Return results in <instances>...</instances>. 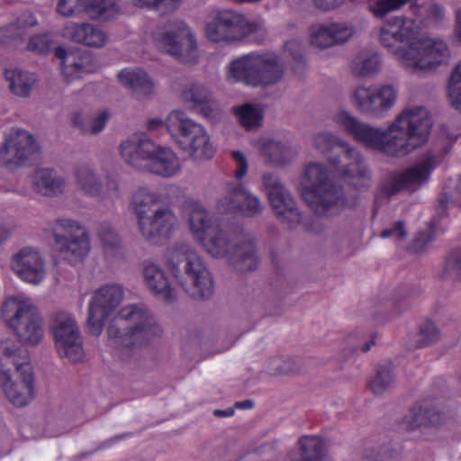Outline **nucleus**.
<instances>
[{"mask_svg": "<svg viewBox=\"0 0 461 461\" xmlns=\"http://www.w3.org/2000/svg\"><path fill=\"white\" fill-rule=\"evenodd\" d=\"M161 326L151 312L141 304L122 308L111 320L107 334L114 343L124 348H142L160 338Z\"/></svg>", "mask_w": 461, "mask_h": 461, "instance_id": "3", "label": "nucleus"}, {"mask_svg": "<svg viewBox=\"0 0 461 461\" xmlns=\"http://www.w3.org/2000/svg\"><path fill=\"white\" fill-rule=\"evenodd\" d=\"M98 237L106 256L113 258L121 254L122 238L110 223L103 222L99 225Z\"/></svg>", "mask_w": 461, "mask_h": 461, "instance_id": "47", "label": "nucleus"}, {"mask_svg": "<svg viewBox=\"0 0 461 461\" xmlns=\"http://www.w3.org/2000/svg\"><path fill=\"white\" fill-rule=\"evenodd\" d=\"M232 158L237 164V168L235 170V176L236 178H242L247 171H248V161L240 151H233L232 152Z\"/></svg>", "mask_w": 461, "mask_h": 461, "instance_id": "64", "label": "nucleus"}, {"mask_svg": "<svg viewBox=\"0 0 461 461\" xmlns=\"http://www.w3.org/2000/svg\"><path fill=\"white\" fill-rule=\"evenodd\" d=\"M147 126L149 130L165 126L179 148L194 159L211 158L214 153L204 128L182 111L171 112L166 122L149 119Z\"/></svg>", "mask_w": 461, "mask_h": 461, "instance_id": "5", "label": "nucleus"}, {"mask_svg": "<svg viewBox=\"0 0 461 461\" xmlns=\"http://www.w3.org/2000/svg\"><path fill=\"white\" fill-rule=\"evenodd\" d=\"M142 277L147 290L157 299L167 303L176 301V292L171 285L167 273L159 265L149 261L144 262Z\"/></svg>", "mask_w": 461, "mask_h": 461, "instance_id": "23", "label": "nucleus"}, {"mask_svg": "<svg viewBox=\"0 0 461 461\" xmlns=\"http://www.w3.org/2000/svg\"><path fill=\"white\" fill-rule=\"evenodd\" d=\"M448 97L451 104L461 111V64L458 63L448 81Z\"/></svg>", "mask_w": 461, "mask_h": 461, "instance_id": "55", "label": "nucleus"}, {"mask_svg": "<svg viewBox=\"0 0 461 461\" xmlns=\"http://www.w3.org/2000/svg\"><path fill=\"white\" fill-rule=\"evenodd\" d=\"M233 110L241 125L247 129L258 126L262 120L263 113L258 105L245 104L241 106L234 107Z\"/></svg>", "mask_w": 461, "mask_h": 461, "instance_id": "50", "label": "nucleus"}, {"mask_svg": "<svg viewBox=\"0 0 461 461\" xmlns=\"http://www.w3.org/2000/svg\"><path fill=\"white\" fill-rule=\"evenodd\" d=\"M285 51L293 58V68L296 73H301L305 65L306 59L304 57V47L299 41L293 40L285 43Z\"/></svg>", "mask_w": 461, "mask_h": 461, "instance_id": "57", "label": "nucleus"}, {"mask_svg": "<svg viewBox=\"0 0 461 461\" xmlns=\"http://www.w3.org/2000/svg\"><path fill=\"white\" fill-rule=\"evenodd\" d=\"M73 178L77 191L91 198L101 197L104 191L102 176L89 163L77 164L73 169Z\"/></svg>", "mask_w": 461, "mask_h": 461, "instance_id": "27", "label": "nucleus"}, {"mask_svg": "<svg viewBox=\"0 0 461 461\" xmlns=\"http://www.w3.org/2000/svg\"><path fill=\"white\" fill-rule=\"evenodd\" d=\"M55 56L61 61L62 74L68 82L95 70V64L88 51L67 50L58 47L55 49Z\"/></svg>", "mask_w": 461, "mask_h": 461, "instance_id": "26", "label": "nucleus"}, {"mask_svg": "<svg viewBox=\"0 0 461 461\" xmlns=\"http://www.w3.org/2000/svg\"><path fill=\"white\" fill-rule=\"evenodd\" d=\"M262 184L280 221L286 224L289 229L300 224L302 213L291 193L284 186L279 177L273 173H265L262 176Z\"/></svg>", "mask_w": 461, "mask_h": 461, "instance_id": "15", "label": "nucleus"}, {"mask_svg": "<svg viewBox=\"0 0 461 461\" xmlns=\"http://www.w3.org/2000/svg\"><path fill=\"white\" fill-rule=\"evenodd\" d=\"M450 51L446 42L440 40H424L417 35L415 43L402 53V65L414 71H432L447 64Z\"/></svg>", "mask_w": 461, "mask_h": 461, "instance_id": "12", "label": "nucleus"}, {"mask_svg": "<svg viewBox=\"0 0 461 461\" xmlns=\"http://www.w3.org/2000/svg\"><path fill=\"white\" fill-rule=\"evenodd\" d=\"M2 317L19 339V341L15 342L22 348L21 343L36 346L42 339V318L29 299L19 296L8 298L3 303Z\"/></svg>", "mask_w": 461, "mask_h": 461, "instance_id": "9", "label": "nucleus"}, {"mask_svg": "<svg viewBox=\"0 0 461 461\" xmlns=\"http://www.w3.org/2000/svg\"><path fill=\"white\" fill-rule=\"evenodd\" d=\"M397 90L392 85L380 87L359 86L352 94L356 108L363 113L380 117L395 104Z\"/></svg>", "mask_w": 461, "mask_h": 461, "instance_id": "17", "label": "nucleus"}, {"mask_svg": "<svg viewBox=\"0 0 461 461\" xmlns=\"http://www.w3.org/2000/svg\"><path fill=\"white\" fill-rule=\"evenodd\" d=\"M157 47L180 62L195 63L196 42L189 28L176 22L156 36Z\"/></svg>", "mask_w": 461, "mask_h": 461, "instance_id": "14", "label": "nucleus"}, {"mask_svg": "<svg viewBox=\"0 0 461 461\" xmlns=\"http://www.w3.org/2000/svg\"><path fill=\"white\" fill-rule=\"evenodd\" d=\"M429 410L424 407L422 402L420 405H415L411 408L408 415L404 418V422L408 429L413 430L422 426H429L426 413Z\"/></svg>", "mask_w": 461, "mask_h": 461, "instance_id": "58", "label": "nucleus"}, {"mask_svg": "<svg viewBox=\"0 0 461 461\" xmlns=\"http://www.w3.org/2000/svg\"><path fill=\"white\" fill-rule=\"evenodd\" d=\"M398 453L390 446L383 445L366 448L361 461H397Z\"/></svg>", "mask_w": 461, "mask_h": 461, "instance_id": "54", "label": "nucleus"}, {"mask_svg": "<svg viewBox=\"0 0 461 461\" xmlns=\"http://www.w3.org/2000/svg\"><path fill=\"white\" fill-rule=\"evenodd\" d=\"M184 348L193 357H197L198 359H203L222 351V348L217 346L215 335L207 330L192 331Z\"/></svg>", "mask_w": 461, "mask_h": 461, "instance_id": "32", "label": "nucleus"}, {"mask_svg": "<svg viewBox=\"0 0 461 461\" xmlns=\"http://www.w3.org/2000/svg\"><path fill=\"white\" fill-rule=\"evenodd\" d=\"M237 238L218 224L207 230L199 240L203 249L213 258H227Z\"/></svg>", "mask_w": 461, "mask_h": 461, "instance_id": "31", "label": "nucleus"}, {"mask_svg": "<svg viewBox=\"0 0 461 461\" xmlns=\"http://www.w3.org/2000/svg\"><path fill=\"white\" fill-rule=\"evenodd\" d=\"M167 263L185 293L194 300H208L213 294V280L201 257L185 242L167 249Z\"/></svg>", "mask_w": 461, "mask_h": 461, "instance_id": "4", "label": "nucleus"}, {"mask_svg": "<svg viewBox=\"0 0 461 461\" xmlns=\"http://www.w3.org/2000/svg\"><path fill=\"white\" fill-rule=\"evenodd\" d=\"M50 329L61 357H66L74 363L83 359L82 337L73 313L64 310L53 312L50 317Z\"/></svg>", "mask_w": 461, "mask_h": 461, "instance_id": "11", "label": "nucleus"}, {"mask_svg": "<svg viewBox=\"0 0 461 461\" xmlns=\"http://www.w3.org/2000/svg\"><path fill=\"white\" fill-rule=\"evenodd\" d=\"M119 12L115 0H86L84 13L92 20L104 22Z\"/></svg>", "mask_w": 461, "mask_h": 461, "instance_id": "46", "label": "nucleus"}, {"mask_svg": "<svg viewBox=\"0 0 461 461\" xmlns=\"http://www.w3.org/2000/svg\"><path fill=\"white\" fill-rule=\"evenodd\" d=\"M222 203L227 210L240 212L247 217L257 216L264 209V205L258 197L240 186L232 188L225 195Z\"/></svg>", "mask_w": 461, "mask_h": 461, "instance_id": "28", "label": "nucleus"}, {"mask_svg": "<svg viewBox=\"0 0 461 461\" xmlns=\"http://www.w3.org/2000/svg\"><path fill=\"white\" fill-rule=\"evenodd\" d=\"M412 0H370L368 9L377 18H383L390 12L400 9Z\"/></svg>", "mask_w": 461, "mask_h": 461, "instance_id": "53", "label": "nucleus"}, {"mask_svg": "<svg viewBox=\"0 0 461 461\" xmlns=\"http://www.w3.org/2000/svg\"><path fill=\"white\" fill-rule=\"evenodd\" d=\"M12 270L24 282L38 285L45 276L44 261L38 250L31 247L21 249L13 255Z\"/></svg>", "mask_w": 461, "mask_h": 461, "instance_id": "22", "label": "nucleus"}, {"mask_svg": "<svg viewBox=\"0 0 461 461\" xmlns=\"http://www.w3.org/2000/svg\"><path fill=\"white\" fill-rule=\"evenodd\" d=\"M301 366L294 358L270 357L264 364V371L270 375H289L300 371Z\"/></svg>", "mask_w": 461, "mask_h": 461, "instance_id": "48", "label": "nucleus"}, {"mask_svg": "<svg viewBox=\"0 0 461 461\" xmlns=\"http://www.w3.org/2000/svg\"><path fill=\"white\" fill-rule=\"evenodd\" d=\"M176 221L173 211L167 206H163L138 223V230L146 242L158 246L168 240Z\"/></svg>", "mask_w": 461, "mask_h": 461, "instance_id": "21", "label": "nucleus"}, {"mask_svg": "<svg viewBox=\"0 0 461 461\" xmlns=\"http://www.w3.org/2000/svg\"><path fill=\"white\" fill-rule=\"evenodd\" d=\"M39 155L40 146L29 131L12 129L0 147V165L14 170L32 164Z\"/></svg>", "mask_w": 461, "mask_h": 461, "instance_id": "13", "label": "nucleus"}, {"mask_svg": "<svg viewBox=\"0 0 461 461\" xmlns=\"http://www.w3.org/2000/svg\"><path fill=\"white\" fill-rule=\"evenodd\" d=\"M326 456L322 439L316 436H303L298 441V449L289 455L290 461H319Z\"/></svg>", "mask_w": 461, "mask_h": 461, "instance_id": "38", "label": "nucleus"}, {"mask_svg": "<svg viewBox=\"0 0 461 461\" xmlns=\"http://www.w3.org/2000/svg\"><path fill=\"white\" fill-rule=\"evenodd\" d=\"M407 233L405 230L404 222L402 221H396L390 229L384 230L380 236L382 238L395 237L398 240L405 239Z\"/></svg>", "mask_w": 461, "mask_h": 461, "instance_id": "62", "label": "nucleus"}, {"mask_svg": "<svg viewBox=\"0 0 461 461\" xmlns=\"http://www.w3.org/2000/svg\"><path fill=\"white\" fill-rule=\"evenodd\" d=\"M451 148L452 145L447 140L435 144L414 166L400 173H390L381 183V192L391 197L403 190L411 193L417 191L429 181L433 169L442 162Z\"/></svg>", "mask_w": 461, "mask_h": 461, "instance_id": "8", "label": "nucleus"}, {"mask_svg": "<svg viewBox=\"0 0 461 461\" xmlns=\"http://www.w3.org/2000/svg\"><path fill=\"white\" fill-rule=\"evenodd\" d=\"M121 84L137 96H146L153 90V82L148 74L140 68H125L118 75Z\"/></svg>", "mask_w": 461, "mask_h": 461, "instance_id": "37", "label": "nucleus"}, {"mask_svg": "<svg viewBox=\"0 0 461 461\" xmlns=\"http://www.w3.org/2000/svg\"><path fill=\"white\" fill-rule=\"evenodd\" d=\"M54 44V36L51 33H43L32 37L28 48L40 54L48 53Z\"/></svg>", "mask_w": 461, "mask_h": 461, "instance_id": "60", "label": "nucleus"}, {"mask_svg": "<svg viewBox=\"0 0 461 461\" xmlns=\"http://www.w3.org/2000/svg\"><path fill=\"white\" fill-rule=\"evenodd\" d=\"M313 146L321 153H327L333 149H339V157L343 153V148L348 147V144L330 132H320L313 138Z\"/></svg>", "mask_w": 461, "mask_h": 461, "instance_id": "51", "label": "nucleus"}, {"mask_svg": "<svg viewBox=\"0 0 461 461\" xmlns=\"http://www.w3.org/2000/svg\"><path fill=\"white\" fill-rule=\"evenodd\" d=\"M440 277L445 281L461 283V247L452 249L446 256Z\"/></svg>", "mask_w": 461, "mask_h": 461, "instance_id": "49", "label": "nucleus"}, {"mask_svg": "<svg viewBox=\"0 0 461 461\" xmlns=\"http://www.w3.org/2000/svg\"><path fill=\"white\" fill-rule=\"evenodd\" d=\"M181 95L185 102L190 103L192 108L199 110L203 116L214 117L217 105L211 91L204 86L198 83L186 85Z\"/></svg>", "mask_w": 461, "mask_h": 461, "instance_id": "33", "label": "nucleus"}, {"mask_svg": "<svg viewBox=\"0 0 461 461\" xmlns=\"http://www.w3.org/2000/svg\"><path fill=\"white\" fill-rule=\"evenodd\" d=\"M188 214L190 229L199 240L201 237L207 233L209 229L217 225L210 213L199 203H192L188 205Z\"/></svg>", "mask_w": 461, "mask_h": 461, "instance_id": "42", "label": "nucleus"}, {"mask_svg": "<svg viewBox=\"0 0 461 461\" xmlns=\"http://www.w3.org/2000/svg\"><path fill=\"white\" fill-rule=\"evenodd\" d=\"M86 0H59L57 11L63 16H76L84 13Z\"/></svg>", "mask_w": 461, "mask_h": 461, "instance_id": "61", "label": "nucleus"}, {"mask_svg": "<svg viewBox=\"0 0 461 461\" xmlns=\"http://www.w3.org/2000/svg\"><path fill=\"white\" fill-rule=\"evenodd\" d=\"M157 144L145 135H133L121 144V155L127 164L146 170Z\"/></svg>", "mask_w": 461, "mask_h": 461, "instance_id": "24", "label": "nucleus"}, {"mask_svg": "<svg viewBox=\"0 0 461 461\" xmlns=\"http://www.w3.org/2000/svg\"><path fill=\"white\" fill-rule=\"evenodd\" d=\"M440 338V331L434 322L426 321L420 325L415 340L416 348H425L436 343Z\"/></svg>", "mask_w": 461, "mask_h": 461, "instance_id": "52", "label": "nucleus"}, {"mask_svg": "<svg viewBox=\"0 0 461 461\" xmlns=\"http://www.w3.org/2000/svg\"><path fill=\"white\" fill-rule=\"evenodd\" d=\"M330 163L341 168V177L345 183L357 191H367L372 184V173L363 156L353 147H344L343 153L331 158Z\"/></svg>", "mask_w": 461, "mask_h": 461, "instance_id": "18", "label": "nucleus"}, {"mask_svg": "<svg viewBox=\"0 0 461 461\" xmlns=\"http://www.w3.org/2000/svg\"><path fill=\"white\" fill-rule=\"evenodd\" d=\"M123 289L119 285H105L97 289L88 305L87 327L94 336H99L105 319L121 303Z\"/></svg>", "mask_w": 461, "mask_h": 461, "instance_id": "16", "label": "nucleus"}, {"mask_svg": "<svg viewBox=\"0 0 461 461\" xmlns=\"http://www.w3.org/2000/svg\"><path fill=\"white\" fill-rule=\"evenodd\" d=\"M431 241V236L429 232L420 231L413 239L410 249L412 252H420L425 249L427 245Z\"/></svg>", "mask_w": 461, "mask_h": 461, "instance_id": "63", "label": "nucleus"}, {"mask_svg": "<svg viewBox=\"0 0 461 461\" xmlns=\"http://www.w3.org/2000/svg\"><path fill=\"white\" fill-rule=\"evenodd\" d=\"M5 77L9 83V89L11 92L20 97L29 96L36 81L33 75L24 72L17 68H6L5 71Z\"/></svg>", "mask_w": 461, "mask_h": 461, "instance_id": "45", "label": "nucleus"}, {"mask_svg": "<svg viewBox=\"0 0 461 461\" xmlns=\"http://www.w3.org/2000/svg\"><path fill=\"white\" fill-rule=\"evenodd\" d=\"M160 196L145 189L137 190L131 200L132 210L137 217V224L153 214L156 210L161 209Z\"/></svg>", "mask_w": 461, "mask_h": 461, "instance_id": "39", "label": "nucleus"}, {"mask_svg": "<svg viewBox=\"0 0 461 461\" xmlns=\"http://www.w3.org/2000/svg\"><path fill=\"white\" fill-rule=\"evenodd\" d=\"M249 32L247 19L230 10L218 12L205 27L207 38L214 42L240 41Z\"/></svg>", "mask_w": 461, "mask_h": 461, "instance_id": "19", "label": "nucleus"}, {"mask_svg": "<svg viewBox=\"0 0 461 461\" xmlns=\"http://www.w3.org/2000/svg\"><path fill=\"white\" fill-rule=\"evenodd\" d=\"M52 235L59 257L71 265L81 262L90 251L88 233L76 221L57 219L52 228Z\"/></svg>", "mask_w": 461, "mask_h": 461, "instance_id": "10", "label": "nucleus"}, {"mask_svg": "<svg viewBox=\"0 0 461 461\" xmlns=\"http://www.w3.org/2000/svg\"><path fill=\"white\" fill-rule=\"evenodd\" d=\"M338 122L356 140L389 157H404L422 146L432 127V119L424 107L403 112L387 129L381 130L341 113Z\"/></svg>", "mask_w": 461, "mask_h": 461, "instance_id": "1", "label": "nucleus"}, {"mask_svg": "<svg viewBox=\"0 0 461 461\" xmlns=\"http://www.w3.org/2000/svg\"><path fill=\"white\" fill-rule=\"evenodd\" d=\"M395 380V367L392 363L378 365L368 381V388L375 396H382L393 387Z\"/></svg>", "mask_w": 461, "mask_h": 461, "instance_id": "40", "label": "nucleus"}, {"mask_svg": "<svg viewBox=\"0 0 461 461\" xmlns=\"http://www.w3.org/2000/svg\"><path fill=\"white\" fill-rule=\"evenodd\" d=\"M132 3L140 7L154 9L160 14H167L176 11L181 0H131Z\"/></svg>", "mask_w": 461, "mask_h": 461, "instance_id": "56", "label": "nucleus"}, {"mask_svg": "<svg viewBox=\"0 0 461 461\" xmlns=\"http://www.w3.org/2000/svg\"><path fill=\"white\" fill-rule=\"evenodd\" d=\"M352 34V30L342 23L316 24L311 27V43L320 49L344 43Z\"/></svg>", "mask_w": 461, "mask_h": 461, "instance_id": "29", "label": "nucleus"}, {"mask_svg": "<svg viewBox=\"0 0 461 461\" xmlns=\"http://www.w3.org/2000/svg\"><path fill=\"white\" fill-rule=\"evenodd\" d=\"M36 24L33 14L23 12L14 22L0 28V42L4 45L18 44L26 37L28 29Z\"/></svg>", "mask_w": 461, "mask_h": 461, "instance_id": "36", "label": "nucleus"}, {"mask_svg": "<svg viewBox=\"0 0 461 461\" xmlns=\"http://www.w3.org/2000/svg\"><path fill=\"white\" fill-rule=\"evenodd\" d=\"M63 34L76 43L93 48H101L106 42V34L88 23H69L65 26Z\"/></svg>", "mask_w": 461, "mask_h": 461, "instance_id": "30", "label": "nucleus"}, {"mask_svg": "<svg viewBox=\"0 0 461 461\" xmlns=\"http://www.w3.org/2000/svg\"><path fill=\"white\" fill-rule=\"evenodd\" d=\"M419 25L415 20L395 18L380 29V42L402 63V53L415 43Z\"/></svg>", "mask_w": 461, "mask_h": 461, "instance_id": "20", "label": "nucleus"}, {"mask_svg": "<svg viewBox=\"0 0 461 461\" xmlns=\"http://www.w3.org/2000/svg\"><path fill=\"white\" fill-rule=\"evenodd\" d=\"M381 58L377 53L362 50L351 63V72L356 77H369L380 70Z\"/></svg>", "mask_w": 461, "mask_h": 461, "instance_id": "43", "label": "nucleus"}, {"mask_svg": "<svg viewBox=\"0 0 461 461\" xmlns=\"http://www.w3.org/2000/svg\"><path fill=\"white\" fill-rule=\"evenodd\" d=\"M146 171L162 177H172L181 168L180 162L176 154L166 147L157 145Z\"/></svg>", "mask_w": 461, "mask_h": 461, "instance_id": "35", "label": "nucleus"}, {"mask_svg": "<svg viewBox=\"0 0 461 461\" xmlns=\"http://www.w3.org/2000/svg\"><path fill=\"white\" fill-rule=\"evenodd\" d=\"M262 154L269 163L284 166L292 161L296 151L285 142L271 140L263 144Z\"/></svg>", "mask_w": 461, "mask_h": 461, "instance_id": "44", "label": "nucleus"}, {"mask_svg": "<svg viewBox=\"0 0 461 461\" xmlns=\"http://www.w3.org/2000/svg\"><path fill=\"white\" fill-rule=\"evenodd\" d=\"M305 186L302 196L319 216H333L343 206V190L330 177L325 166L311 163L304 173Z\"/></svg>", "mask_w": 461, "mask_h": 461, "instance_id": "6", "label": "nucleus"}, {"mask_svg": "<svg viewBox=\"0 0 461 461\" xmlns=\"http://www.w3.org/2000/svg\"><path fill=\"white\" fill-rule=\"evenodd\" d=\"M226 258L233 270L240 273L256 270L260 261L255 241L249 236L238 239Z\"/></svg>", "mask_w": 461, "mask_h": 461, "instance_id": "25", "label": "nucleus"}, {"mask_svg": "<svg viewBox=\"0 0 461 461\" xmlns=\"http://www.w3.org/2000/svg\"><path fill=\"white\" fill-rule=\"evenodd\" d=\"M461 206V176L449 178L445 185L444 192L439 194L436 210L439 217H444L451 206Z\"/></svg>", "mask_w": 461, "mask_h": 461, "instance_id": "41", "label": "nucleus"}, {"mask_svg": "<svg viewBox=\"0 0 461 461\" xmlns=\"http://www.w3.org/2000/svg\"><path fill=\"white\" fill-rule=\"evenodd\" d=\"M32 184L37 193L49 197L62 194L67 186L65 177L50 168L37 169L32 176Z\"/></svg>", "mask_w": 461, "mask_h": 461, "instance_id": "34", "label": "nucleus"}, {"mask_svg": "<svg viewBox=\"0 0 461 461\" xmlns=\"http://www.w3.org/2000/svg\"><path fill=\"white\" fill-rule=\"evenodd\" d=\"M285 66L273 52H251L229 64L228 77L252 86H268L284 77Z\"/></svg>", "mask_w": 461, "mask_h": 461, "instance_id": "7", "label": "nucleus"}, {"mask_svg": "<svg viewBox=\"0 0 461 461\" xmlns=\"http://www.w3.org/2000/svg\"><path fill=\"white\" fill-rule=\"evenodd\" d=\"M0 383L8 401L17 407L34 397V375L26 348L13 339L0 342Z\"/></svg>", "mask_w": 461, "mask_h": 461, "instance_id": "2", "label": "nucleus"}, {"mask_svg": "<svg viewBox=\"0 0 461 461\" xmlns=\"http://www.w3.org/2000/svg\"><path fill=\"white\" fill-rule=\"evenodd\" d=\"M423 403L424 407L429 410L428 413H426L429 426H438L443 423L448 417V413L439 403L428 401L423 402Z\"/></svg>", "mask_w": 461, "mask_h": 461, "instance_id": "59", "label": "nucleus"}]
</instances>
